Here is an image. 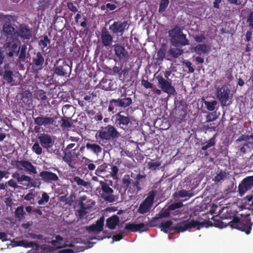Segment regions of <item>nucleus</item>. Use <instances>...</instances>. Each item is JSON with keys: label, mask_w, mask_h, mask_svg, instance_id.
<instances>
[{"label": "nucleus", "mask_w": 253, "mask_h": 253, "mask_svg": "<svg viewBox=\"0 0 253 253\" xmlns=\"http://www.w3.org/2000/svg\"><path fill=\"white\" fill-rule=\"evenodd\" d=\"M119 133L113 126L108 125L107 126L101 128L96 133V136H99L101 139L110 140L111 138L118 137Z\"/></svg>", "instance_id": "7ed1b4c3"}, {"label": "nucleus", "mask_w": 253, "mask_h": 253, "mask_svg": "<svg viewBox=\"0 0 253 253\" xmlns=\"http://www.w3.org/2000/svg\"><path fill=\"white\" fill-rule=\"evenodd\" d=\"M156 79L160 87L164 92L169 94H173L175 92V88L171 83L164 78L162 76L158 75Z\"/></svg>", "instance_id": "39448f33"}, {"label": "nucleus", "mask_w": 253, "mask_h": 253, "mask_svg": "<svg viewBox=\"0 0 253 253\" xmlns=\"http://www.w3.org/2000/svg\"><path fill=\"white\" fill-rule=\"evenodd\" d=\"M80 204L81 207V210L80 211L81 216H83V212L85 210L91 208L94 204V202L91 199H88L86 196H83L80 198Z\"/></svg>", "instance_id": "9b49d317"}, {"label": "nucleus", "mask_w": 253, "mask_h": 253, "mask_svg": "<svg viewBox=\"0 0 253 253\" xmlns=\"http://www.w3.org/2000/svg\"><path fill=\"white\" fill-rule=\"evenodd\" d=\"M50 243L51 247L42 246L43 253H77L84 251L86 248L75 243L69 244L59 235L56 236Z\"/></svg>", "instance_id": "f257e3e1"}, {"label": "nucleus", "mask_w": 253, "mask_h": 253, "mask_svg": "<svg viewBox=\"0 0 253 253\" xmlns=\"http://www.w3.org/2000/svg\"><path fill=\"white\" fill-rule=\"evenodd\" d=\"M130 179L128 175H126L123 178V183L125 187H127L130 184Z\"/></svg>", "instance_id": "864d4df0"}, {"label": "nucleus", "mask_w": 253, "mask_h": 253, "mask_svg": "<svg viewBox=\"0 0 253 253\" xmlns=\"http://www.w3.org/2000/svg\"><path fill=\"white\" fill-rule=\"evenodd\" d=\"M121 107H126L132 103V100L130 98H126L121 99Z\"/></svg>", "instance_id": "c03bdc74"}, {"label": "nucleus", "mask_w": 253, "mask_h": 253, "mask_svg": "<svg viewBox=\"0 0 253 253\" xmlns=\"http://www.w3.org/2000/svg\"><path fill=\"white\" fill-rule=\"evenodd\" d=\"M237 141H245L243 146L240 148V151L244 154L253 147V135H242L239 137Z\"/></svg>", "instance_id": "9d476101"}, {"label": "nucleus", "mask_w": 253, "mask_h": 253, "mask_svg": "<svg viewBox=\"0 0 253 253\" xmlns=\"http://www.w3.org/2000/svg\"><path fill=\"white\" fill-rule=\"evenodd\" d=\"M214 143L213 140L211 139L210 141L204 146L203 147V149L206 150L214 145Z\"/></svg>", "instance_id": "052dcab7"}, {"label": "nucleus", "mask_w": 253, "mask_h": 253, "mask_svg": "<svg viewBox=\"0 0 253 253\" xmlns=\"http://www.w3.org/2000/svg\"><path fill=\"white\" fill-rule=\"evenodd\" d=\"M194 51L198 55L208 54L211 51V46L206 44H199L194 47Z\"/></svg>", "instance_id": "a211bd4d"}, {"label": "nucleus", "mask_w": 253, "mask_h": 253, "mask_svg": "<svg viewBox=\"0 0 253 253\" xmlns=\"http://www.w3.org/2000/svg\"><path fill=\"white\" fill-rule=\"evenodd\" d=\"M123 238V236L121 234H119L117 235H114L113 237V241L112 242V243H114L115 241H118L120 240Z\"/></svg>", "instance_id": "69168bd1"}, {"label": "nucleus", "mask_w": 253, "mask_h": 253, "mask_svg": "<svg viewBox=\"0 0 253 253\" xmlns=\"http://www.w3.org/2000/svg\"><path fill=\"white\" fill-rule=\"evenodd\" d=\"M142 84L146 88H152L153 86L151 83L145 80L142 81Z\"/></svg>", "instance_id": "e2e57ef3"}, {"label": "nucleus", "mask_w": 253, "mask_h": 253, "mask_svg": "<svg viewBox=\"0 0 253 253\" xmlns=\"http://www.w3.org/2000/svg\"><path fill=\"white\" fill-rule=\"evenodd\" d=\"M179 196L181 197H190V193L185 190H182L179 192Z\"/></svg>", "instance_id": "13d9d810"}, {"label": "nucleus", "mask_w": 253, "mask_h": 253, "mask_svg": "<svg viewBox=\"0 0 253 253\" xmlns=\"http://www.w3.org/2000/svg\"><path fill=\"white\" fill-rule=\"evenodd\" d=\"M72 151L65 150V155L63 157V160L66 162H70L72 160Z\"/></svg>", "instance_id": "49530a36"}, {"label": "nucleus", "mask_w": 253, "mask_h": 253, "mask_svg": "<svg viewBox=\"0 0 253 253\" xmlns=\"http://www.w3.org/2000/svg\"><path fill=\"white\" fill-rule=\"evenodd\" d=\"M129 122V119L127 117L117 114L116 116V122L121 125L126 126Z\"/></svg>", "instance_id": "c85d7f7f"}, {"label": "nucleus", "mask_w": 253, "mask_h": 253, "mask_svg": "<svg viewBox=\"0 0 253 253\" xmlns=\"http://www.w3.org/2000/svg\"><path fill=\"white\" fill-rule=\"evenodd\" d=\"M35 123L38 125L46 126L53 123V120L51 118L37 117L35 120Z\"/></svg>", "instance_id": "393cba45"}, {"label": "nucleus", "mask_w": 253, "mask_h": 253, "mask_svg": "<svg viewBox=\"0 0 253 253\" xmlns=\"http://www.w3.org/2000/svg\"><path fill=\"white\" fill-rule=\"evenodd\" d=\"M27 47L26 45H23L22 46V48L21 49L18 59L20 62H25L26 60V51Z\"/></svg>", "instance_id": "f704fd0d"}, {"label": "nucleus", "mask_w": 253, "mask_h": 253, "mask_svg": "<svg viewBox=\"0 0 253 253\" xmlns=\"http://www.w3.org/2000/svg\"><path fill=\"white\" fill-rule=\"evenodd\" d=\"M253 187V176L244 178L238 186V191L240 196H243L248 190Z\"/></svg>", "instance_id": "1a4fd4ad"}, {"label": "nucleus", "mask_w": 253, "mask_h": 253, "mask_svg": "<svg viewBox=\"0 0 253 253\" xmlns=\"http://www.w3.org/2000/svg\"><path fill=\"white\" fill-rule=\"evenodd\" d=\"M31 97L32 94L29 91L25 90L21 94V100L25 104L31 101Z\"/></svg>", "instance_id": "473e14b6"}, {"label": "nucleus", "mask_w": 253, "mask_h": 253, "mask_svg": "<svg viewBox=\"0 0 253 253\" xmlns=\"http://www.w3.org/2000/svg\"><path fill=\"white\" fill-rule=\"evenodd\" d=\"M105 170V168L102 166H100L97 168L96 170L95 173L98 176H100V174Z\"/></svg>", "instance_id": "bf43d9fd"}, {"label": "nucleus", "mask_w": 253, "mask_h": 253, "mask_svg": "<svg viewBox=\"0 0 253 253\" xmlns=\"http://www.w3.org/2000/svg\"><path fill=\"white\" fill-rule=\"evenodd\" d=\"M62 126L65 127H69L71 126L70 122L67 120L63 119Z\"/></svg>", "instance_id": "0e129e2a"}, {"label": "nucleus", "mask_w": 253, "mask_h": 253, "mask_svg": "<svg viewBox=\"0 0 253 253\" xmlns=\"http://www.w3.org/2000/svg\"><path fill=\"white\" fill-rule=\"evenodd\" d=\"M161 165V163L159 162L151 161L148 163V166L150 168H155Z\"/></svg>", "instance_id": "6e6d98bb"}, {"label": "nucleus", "mask_w": 253, "mask_h": 253, "mask_svg": "<svg viewBox=\"0 0 253 253\" xmlns=\"http://www.w3.org/2000/svg\"><path fill=\"white\" fill-rule=\"evenodd\" d=\"M16 167L20 169H25L26 170L34 173H37L35 168L30 162L27 161H17L16 163Z\"/></svg>", "instance_id": "ddd939ff"}, {"label": "nucleus", "mask_w": 253, "mask_h": 253, "mask_svg": "<svg viewBox=\"0 0 253 253\" xmlns=\"http://www.w3.org/2000/svg\"><path fill=\"white\" fill-rule=\"evenodd\" d=\"M205 105L207 106V108L209 111H213L215 108V106L217 104V102L215 100L212 102L205 101Z\"/></svg>", "instance_id": "a19ab883"}, {"label": "nucleus", "mask_w": 253, "mask_h": 253, "mask_svg": "<svg viewBox=\"0 0 253 253\" xmlns=\"http://www.w3.org/2000/svg\"><path fill=\"white\" fill-rule=\"evenodd\" d=\"M104 225V218H100L98 220L95 224L86 227L88 231L94 232L96 233L100 232L103 230Z\"/></svg>", "instance_id": "6ab92c4d"}, {"label": "nucleus", "mask_w": 253, "mask_h": 253, "mask_svg": "<svg viewBox=\"0 0 253 253\" xmlns=\"http://www.w3.org/2000/svg\"><path fill=\"white\" fill-rule=\"evenodd\" d=\"M101 39L103 44L105 46L110 45L112 42V36L106 31L102 32Z\"/></svg>", "instance_id": "bb28decb"}, {"label": "nucleus", "mask_w": 253, "mask_h": 253, "mask_svg": "<svg viewBox=\"0 0 253 253\" xmlns=\"http://www.w3.org/2000/svg\"><path fill=\"white\" fill-rule=\"evenodd\" d=\"M7 183L8 185L10 187L15 188L18 187V186L17 185L16 183L12 179H11L9 181H8Z\"/></svg>", "instance_id": "680f3d73"}, {"label": "nucleus", "mask_w": 253, "mask_h": 253, "mask_svg": "<svg viewBox=\"0 0 253 253\" xmlns=\"http://www.w3.org/2000/svg\"><path fill=\"white\" fill-rule=\"evenodd\" d=\"M127 25L126 22H115L110 26V29L114 33L122 32Z\"/></svg>", "instance_id": "412c9836"}, {"label": "nucleus", "mask_w": 253, "mask_h": 253, "mask_svg": "<svg viewBox=\"0 0 253 253\" xmlns=\"http://www.w3.org/2000/svg\"><path fill=\"white\" fill-rule=\"evenodd\" d=\"M154 197L155 193L150 192L144 201L139 206L138 212L141 214H144L149 211L152 206Z\"/></svg>", "instance_id": "6e6552de"}, {"label": "nucleus", "mask_w": 253, "mask_h": 253, "mask_svg": "<svg viewBox=\"0 0 253 253\" xmlns=\"http://www.w3.org/2000/svg\"><path fill=\"white\" fill-rule=\"evenodd\" d=\"M20 45V42L17 38H14L8 40V42L4 45V48L6 54L9 57H12L14 53H17L19 50Z\"/></svg>", "instance_id": "20e7f679"}, {"label": "nucleus", "mask_w": 253, "mask_h": 253, "mask_svg": "<svg viewBox=\"0 0 253 253\" xmlns=\"http://www.w3.org/2000/svg\"><path fill=\"white\" fill-rule=\"evenodd\" d=\"M248 22H249V25L253 28V12L251 13L249 16Z\"/></svg>", "instance_id": "774afa93"}, {"label": "nucleus", "mask_w": 253, "mask_h": 253, "mask_svg": "<svg viewBox=\"0 0 253 253\" xmlns=\"http://www.w3.org/2000/svg\"><path fill=\"white\" fill-rule=\"evenodd\" d=\"M44 62V58L41 53L38 52L34 59V63L39 69L42 68Z\"/></svg>", "instance_id": "cd10ccee"}, {"label": "nucleus", "mask_w": 253, "mask_h": 253, "mask_svg": "<svg viewBox=\"0 0 253 253\" xmlns=\"http://www.w3.org/2000/svg\"><path fill=\"white\" fill-rule=\"evenodd\" d=\"M2 36H7V38L9 39L17 38L18 34L14 31L13 27L8 24H5L3 26Z\"/></svg>", "instance_id": "dca6fc26"}, {"label": "nucleus", "mask_w": 253, "mask_h": 253, "mask_svg": "<svg viewBox=\"0 0 253 253\" xmlns=\"http://www.w3.org/2000/svg\"><path fill=\"white\" fill-rule=\"evenodd\" d=\"M199 225V223L198 221L191 220L188 222L184 221L180 223L177 224L175 228L178 230V232H182L186 231L189 228L195 227Z\"/></svg>", "instance_id": "2eb2a0df"}, {"label": "nucleus", "mask_w": 253, "mask_h": 253, "mask_svg": "<svg viewBox=\"0 0 253 253\" xmlns=\"http://www.w3.org/2000/svg\"><path fill=\"white\" fill-rule=\"evenodd\" d=\"M182 53V50L179 48H172L170 50V53L174 57H177Z\"/></svg>", "instance_id": "a18cd8bd"}, {"label": "nucleus", "mask_w": 253, "mask_h": 253, "mask_svg": "<svg viewBox=\"0 0 253 253\" xmlns=\"http://www.w3.org/2000/svg\"><path fill=\"white\" fill-rule=\"evenodd\" d=\"M15 214L19 220L23 219L24 215L23 208L22 207H18L15 210Z\"/></svg>", "instance_id": "c9c22d12"}, {"label": "nucleus", "mask_w": 253, "mask_h": 253, "mask_svg": "<svg viewBox=\"0 0 253 253\" xmlns=\"http://www.w3.org/2000/svg\"><path fill=\"white\" fill-rule=\"evenodd\" d=\"M102 190L103 193L102 194V197L107 201L109 202H114L116 201L115 197L112 195L113 190L108 186L107 184L103 187Z\"/></svg>", "instance_id": "4468645a"}, {"label": "nucleus", "mask_w": 253, "mask_h": 253, "mask_svg": "<svg viewBox=\"0 0 253 253\" xmlns=\"http://www.w3.org/2000/svg\"><path fill=\"white\" fill-rule=\"evenodd\" d=\"M115 51L116 55L120 59L125 58L127 56V52L119 45L115 46Z\"/></svg>", "instance_id": "a878e982"}, {"label": "nucleus", "mask_w": 253, "mask_h": 253, "mask_svg": "<svg viewBox=\"0 0 253 253\" xmlns=\"http://www.w3.org/2000/svg\"><path fill=\"white\" fill-rule=\"evenodd\" d=\"M166 50L164 47H162L157 53V59L159 60H162L165 57Z\"/></svg>", "instance_id": "79ce46f5"}, {"label": "nucleus", "mask_w": 253, "mask_h": 253, "mask_svg": "<svg viewBox=\"0 0 253 253\" xmlns=\"http://www.w3.org/2000/svg\"><path fill=\"white\" fill-rule=\"evenodd\" d=\"M32 150L37 155H40L42 152V149L38 142H36L32 146Z\"/></svg>", "instance_id": "4c0bfd02"}, {"label": "nucleus", "mask_w": 253, "mask_h": 253, "mask_svg": "<svg viewBox=\"0 0 253 253\" xmlns=\"http://www.w3.org/2000/svg\"><path fill=\"white\" fill-rule=\"evenodd\" d=\"M70 68L68 65L63 63L62 65L57 67L55 69V73L60 76H64L67 74Z\"/></svg>", "instance_id": "b1692460"}, {"label": "nucleus", "mask_w": 253, "mask_h": 253, "mask_svg": "<svg viewBox=\"0 0 253 253\" xmlns=\"http://www.w3.org/2000/svg\"><path fill=\"white\" fill-rule=\"evenodd\" d=\"M172 221H171L170 220H168V221L163 222L161 224V226L163 228H166V229L168 228L172 225Z\"/></svg>", "instance_id": "4d7b16f0"}, {"label": "nucleus", "mask_w": 253, "mask_h": 253, "mask_svg": "<svg viewBox=\"0 0 253 253\" xmlns=\"http://www.w3.org/2000/svg\"><path fill=\"white\" fill-rule=\"evenodd\" d=\"M169 3V0H161V2L159 6V11L163 12L165 11L166 8L168 7Z\"/></svg>", "instance_id": "ea45409f"}, {"label": "nucleus", "mask_w": 253, "mask_h": 253, "mask_svg": "<svg viewBox=\"0 0 253 253\" xmlns=\"http://www.w3.org/2000/svg\"><path fill=\"white\" fill-rule=\"evenodd\" d=\"M34 245L37 247V244L32 242H28L26 240L14 241H12L11 243V246L12 247L22 246L25 248H28L33 247Z\"/></svg>", "instance_id": "4be33fe9"}, {"label": "nucleus", "mask_w": 253, "mask_h": 253, "mask_svg": "<svg viewBox=\"0 0 253 253\" xmlns=\"http://www.w3.org/2000/svg\"><path fill=\"white\" fill-rule=\"evenodd\" d=\"M183 204L181 202H178L174 204H172L169 206V210L171 211L182 207Z\"/></svg>", "instance_id": "8fccbe9b"}, {"label": "nucleus", "mask_w": 253, "mask_h": 253, "mask_svg": "<svg viewBox=\"0 0 253 253\" xmlns=\"http://www.w3.org/2000/svg\"><path fill=\"white\" fill-rule=\"evenodd\" d=\"M125 228L132 232L145 231L147 230V226L142 223L139 224L127 223Z\"/></svg>", "instance_id": "f3484780"}, {"label": "nucleus", "mask_w": 253, "mask_h": 253, "mask_svg": "<svg viewBox=\"0 0 253 253\" xmlns=\"http://www.w3.org/2000/svg\"><path fill=\"white\" fill-rule=\"evenodd\" d=\"M12 73L10 71H6L4 75V78L8 83H11L12 82Z\"/></svg>", "instance_id": "de8ad7c7"}, {"label": "nucleus", "mask_w": 253, "mask_h": 253, "mask_svg": "<svg viewBox=\"0 0 253 253\" xmlns=\"http://www.w3.org/2000/svg\"><path fill=\"white\" fill-rule=\"evenodd\" d=\"M170 210H169V208L167 209H166L165 210L161 212L160 214V217H166L169 216L170 214Z\"/></svg>", "instance_id": "603ef678"}, {"label": "nucleus", "mask_w": 253, "mask_h": 253, "mask_svg": "<svg viewBox=\"0 0 253 253\" xmlns=\"http://www.w3.org/2000/svg\"><path fill=\"white\" fill-rule=\"evenodd\" d=\"M40 176L42 177V180L47 182L56 181L58 179L56 174L47 171L40 172Z\"/></svg>", "instance_id": "aec40b11"}, {"label": "nucleus", "mask_w": 253, "mask_h": 253, "mask_svg": "<svg viewBox=\"0 0 253 253\" xmlns=\"http://www.w3.org/2000/svg\"><path fill=\"white\" fill-rule=\"evenodd\" d=\"M36 195L33 192H31L24 196V199L27 201H30L35 198Z\"/></svg>", "instance_id": "3c124183"}, {"label": "nucleus", "mask_w": 253, "mask_h": 253, "mask_svg": "<svg viewBox=\"0 0 253 253\" xmlns=\"http://www.w3.org/2000/svg\"><path fill=\"white\" fill-rule=\"evenodd\" d=\"M116 107H121V99H113L110 101V104L108 108V111L113 112Z\"/></svg>", "instance_id": "7c9ffc66"}, {"label": "nucleus", "mask_w": 253, "mask_h": 253, "mask_svg": "<svg viewBox=\"0 0 253 253\" xmlns=\"http://www.w3.org/2000/svg\"><path fill=\"white\" fill-rule=\"evenodd\" d=\"M217 98L219 100L223 105H226L228 100L232 98V94L226 85H223L217 89Z\"/></svg>", "instance_id": "0eeeda50"}, {"label": "nucleus", "mask_w": 253, "mask_h": 253, "mask_svg": "<svg viewBox=\"0 0 253 253\" xmlns=\"http://www.w3.org/2000/svg\"><path fill=\"white\" fill-rule=\"evenodd\" d=\"M71 181L76 182L79 186H83L87 188L90 186L89 182L84 181L78 176H75Z\"/></svg>", "instance_id": "c756f323"}, {"label": "nucleus", "mask_w": 253, "mask_h": 253, "mask_svg": "<svg viewBox=\"0 0 253 253\" xmlns=\"http://www.w3.org/2000/svg\"><path fill=\"white\" fill-rule=\"evenodd\" d=\"M226 176V172H221L216 174V175L213 178V180L215 182H219L223 180Z\"/></svg>", "instance_id": "e433bc0d"}, {"label": "nucleus", "mask_w": 253, "mask_h": 253, "mask_svg": "<svg viewBox=\"0 0 253 253\" xmlns=\"http://www.w3.org/2000/svg\"><path fill=\"white\" fill-rule=\"evenodd\" d=\"M86 147L97 154L101 152V148L96 144L87 143Z\"/></svg>", "instance_id": "72a5a7b5"}, {"label": "nucleus", "mask_w": 253, "mask_h": 253, "mask_svg": "<svg viewBox=\"0 0 253 253\" xmlns=\"http://www.w3.org/2000/svg\"><path fill=\"white\" fill-rule=\"evenodd\" d=\"M31 177L29 176H27L25 175H22L21 176H20V178L18 180L19 182H22L23 181H27L30 182L31 181Z\"/></svg>", "instance_id": "5fc2aeb1"}, {"label": "nucleus", "mask_w": 253, "mask_h": 253, "mask_svg": "<svg viewBox=\"0 0 253 253\" xmlns=\"http://www.w3.org/2000/svg\"><path fill=\"white\" fill-rule=\"evenodd\" d=\"M119 218L117 215H113L108 218L106 220L107 226L111 229H113L118 224Z\"/></svg>", "instance_id": "5701e85b"}, {"label": "nucleus", "mask_w": 253, "mask_h": 253, "mask_svg": "<svg viewBox=\"0 0 253 253\" xmlns=\"http://www.w3.org/2000/svg\"><path fill=\"white\" fill-rule=\"evenodd\" d=\"M0 239L3 242L7 241V235L4 232H0Z\"/></svg>", "instance_id": "338daca9"}, {"label": "nucleus", "mask_w": 253, "mask_h": 253, "mask_svg": "<svg viewBox=\"0 0 253 253\" xmlns=\"http://www.w3.org/2000/svg\"><path fill=\"white\" fill-rule=\"evenodd\" d=\"M169 35L172 44L175 46L185 45L189 43L185 35L182 33L180 29L178 27H176L169 31Z\"/></svg>", "instance_id": "f03ea898"}, {"label": "nucleus", "mask_w": 253, "mask_h": 253, "mask_svg": "<svg viewBox=\"0 0 253 253\" xmlns=\"http://www.w3.org/2000/svg\"><path fill=\"white\" fill-rule=\"evenodd\" d=\"M49 199V196L45 192L42 193V197L38 202L39 205H43L48 202Z\"/></svg>", "instance_id": "58836bf2"}, {"label": "nucleus", "mask_w": 253, "mask_h": 253, "mask_svg": "<svg viewBox=\"0 0 253 253\" xmlns=\"http://www.w3.org/2000/svg\"><path fill=\"white\" fill-rule=\"evenodd\" d=\"M39 4V8L41 9H44L48 6V3L46 0H41Z\"/></svg>", "instance_id": "09e8293b"}, {"label": "nucleus", "mask_w": 253, "mask_h": 253, "mask_svg": "<svg viewBox=\"0 0 253 253\" xmlns=\"http://www.w3.org/2000/svg\"><path fill=\"white\" fill-rule=\"evenodd\" d=\"M48 43H49V40L47 36H44L43 39L41 40L39 42V45L42 49L46 47Z\"/></svg>", "instance_id": "37998d69"}, {"label": "nucleus", "mask_w": 253, "mask_h": 253, "mask_svg": "<svg viewBox=\"0 0 253 253\" xmlns=\"http://www.w3.org/2000/svg\"><path fill=\"white\" fill-rule=\"evenodd\" d=\"M18 36L19 35L25 39H29L31 37V32L26 28H21L19 29V32L17 33Z\"/></svg>", "instance_id": "2f4dec72"}, {"label": "nucleus", "mask_w": 253, "mask_h": 253, "mask_svg": "<svg viewBox=\"0 0 253 253\" xmlns=\"http://www.w3.org/2000/svg\"><path fill=\"white\" fill-rule=\"evenodd\" d=\"M38 139L41 146L45 148L48 152L54 144V139L51 136L47 133H41L38 135Z\"/></svg>", "instance_id": "423d86ee"}, {"label": "nucleus", "mask_w": 253, "mask_h": 253, "mask_svg": "<svg viewBox=\"0 0 253 253\" xmlns=\"http://www.w3.org/2000/svg\"><path fill=\"white\" fill-rule=\"evenodd\" d=\"M230 226L232 228H236L242 231H245L247 234L250 233V230H251V227L245 225L237 218H234L230 222Z\"/></svg>", "instance_id": "f8f14e48"}]
</instances>
